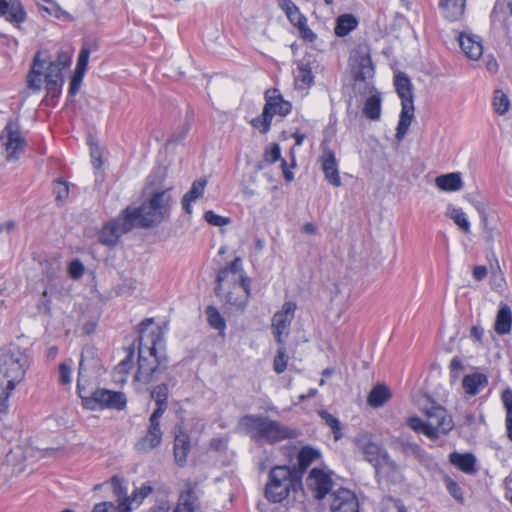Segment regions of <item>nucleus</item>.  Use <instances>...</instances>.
<instances>
[{
    "label": "nucleus",
    "instance_id": "obj_28",
    "mask_svg": "<svg viewBox=\"0 0 512 512\" xmlns=\"http://www.w3.org/2000/svg\"><path fill=\"white\" fill-rule=\"evenodd\" d=\"M399 449L403 454L414 457L420 463L428 464L431 461L429 454L415 442L401 439L399 441Z\"/></svg>",
    "mask_w": 512,
    "mask_h": 512
},
{
    "label": "nucleus",
    "instance_id": "obj_41",
    "mask_svg": "<svg viewBox=\"0 0 512 512\" xmlns=\"http://www.w3.org/2000/svg\"><path fill=\"white\" fill-rule=\"evenodd\" d=\"M318 415L325 422V424L331 428L334 439L336 441L341 439L343 434H342V426H341L339 419L337 417H335L334 415L330 414L326 410L318 411Z\"/></svg>",
    "mask_w": 512,
    "mask_h": 512
},
{
    "label": "nucleus",
    "instance_id": "obj_62",
    "mask_svg": "<svg viewBox=\"0 0 512 512\" xmlns=\"http://www.w3.org/2000/svg\"><path fill=\"white\" fill-rule=\"evenodd\" d=\"M501 399L506 409V419L512 418V390L509 388L504 390Z\"/></svg>",
    "mask_w": 512,
    "mask_h": 512
},
{
    "label": "nucleus",
    "instance_id": "obj_61",
    "mask_svg": "<svg viewBox=\"0 0 512 512\" xmlns=\"http://www.w3.org/2000/svg\"><path fill=\"white\" fill-rule=\"evenodd\" d=\"M450 377L452 381H456L459 377L460 371L463 370L464 366L459 357H454L450 362Z\"/></svg>",
    "mask_w": 512,
    "mask_h": 512
},
{
    "label": "nucleus",
    "instance_id": "obj_18",
    "mask_svg": "<svg viewBox=\"0 0 512 512\" xmlns=\"http://www.w3.org/2000/svg\"><path fill=\"white\" fill-rule=\"evenodd\" d=\"M172 512H201L199 497L192 484H187L186 488L180 492Z\"/></svg>",
    "mask_w": 512,
    "mask_h": 512
},
{
    "label": "nucleus",
    "instance_id": "obj_30",
    "mask_svg": "<svg viewBox=\"0 0 512 512\" xmlns=\"http://www.w3.org/2000/svg\"><path fill=\"white\" fill-rule=\"evenodd\" d=\"M512 327V312L508 305L502 304L498 310L494 329L499 335L508 334Z\"/></svg>",
    "mask_w": 512,
    "mask_h": 512
},
{
    "label": "nucleus",
    "instance_id": "obj_2",
    "mask_svg": "<svg viewBox=\"0 0 512 512\" xmlns=\"http://www.w3.org/2000/svg\"><path fill=\"white\" fill-rule=\"evenodd\" d=\"M238 429L256 442L268 444L279 443L288 439H295L299 436L296 429L281 424L268 416L247 414L240 418Z\"/></svg>",
    "mask_w": 512,
    "mask_h": 512
},
{
    "label": "nucleus",
    "instance_id": "obj_33",
    "mask_svg": "<svg viewBox=\"0 0 512 512\" xmlns=\"http://www.w3.org/2000/svg\"><path fill=\"white\" fill-rule=\"evenodd\" d=\"M435 183L443 191H458L463 182L459 173H448L436 177Z\"/></svg>",
    "mask_w": 512,
    "mask_h": 512
},
{
    "label": "nucleus",
    "instance_id": "obj_60",
    "mask_svg": "<svg viewBox=\"0 0 512 512\" xmlns=\"http://www.w3.org/2000/svg\"><path fill=\"white\" fill-rule=\"evenodd\" d=\"M50 75L51 80H61L63 79V69L57 67L53 62H50L44 74L45 80H47V77Z\"/></svg>",
    "mask_w": 512,
    "mask_h": 512
},
{
    "label": "nucleus",
    "instance_id": "obj_55",
    "mask_svg": "<svg viewBox=\"0 0 512 512\" xmlns=\"http://www.w3.org/2000/svg\"><path fill=\"white\" fill-rule=\"evenodd\" d=\"M37 310L39 313L50 316L51 315V299L48 296V291L44 290L38 303H37Z\"/></svg>",
    "mask_w": 512,
    "mask_h": 512
},
{
    "label": "nucleus",
    "instance_id": "obj_15",
    "mask_svg": "<svg viewBox=\"0 0 512 512\" xmlns=\"http://www.w3.org/2000/svg\"><path fill=\"white\" fill-rule=\"evenodd\" d=\"M331 512H359V501L354 492L340 488L331 495Z\"/></svg>",
    "mask_w": 512,
    "mask_h": 512
},
{
    "label": "nucleus",
    "instance_id": "obj_51",
    "mask_svg": "<svg viewBox=\"0 0 512 512\" xmlns=\"http://www.w3.org/2000/svg\"><path fill=\"white\" fill-rule=\"evenodd\" d=\"M89 55H90L89 48L82 47L79 52V55H78L77 65H76L74 73L85 76L87 66H88Z\"/></svg>",
    "mask_w": 512,
    "mask_h": 512
},
{
    "label": "nucleus",
    "instance_id": "obj_35",
    "mask_svg": "<svg viewBox=\"0 0 512 512\" xmlns=\"http://www.w3.org/2000/svg\"><path fill=\"white\" fill-rule=\"evenodd\" d=\"M314 76L308 63L300 62L295 71V84L299 89H306L313 84Z\"/></svg>",
    "mask_w": 512,
    "mask_h": 512
},
{
    "label": "nucleus",
    "instance_id": "obj_37",
    "mask_svg": "<svg viewBox=\"0 0 512 512\" xmlns=\"http://www.w3.org/2000/svg\"><path fill=\"white\" fill-rule=\"evenodd\" d=\"M190 449L189 437L186 434L177 435L174 442V457L177 463L182 465L186 462Z\"/></svg>",
    "mask_w": 512,
    "mask_h": 512
},
{
    "label": "nucleus",
    "instance_id": "obj_9",
    "mask_svg": "<svg viewBox=\"0 0 512 512\" xmlns=\"http://www.w3.org/2000/svg\"><path fill=\"white\" fill-rule=\"evenodd\" d=\"M0 139L7 153V160H18L26 146L19 124L9 120L0 134Z\"/></svg>",
    "mask_w": 512,
    "mask_h": 512
},
{
    "label": "nucleus",
    "instance_id": "obj_26",
    "mask_svg": "<svg viewBox=\"0 0 512 512\" xmlns=\"http://www.w3.org/2000/svg\"><path fill=\"white\" fill-rule=\"evenodd\" d=\"M206 184L207 181L205 179L195 180L190 190L183 196L181 204L186 214L192 213L191 204L203 196Z\"/></svg>",
    "mask_w": 512,
    "mask_h": 512
},
{
    "label": "nucleus",
    "instance_id": "obj_7",
    "mask_svg": "<svg viewBox=\"0 0 512 512\" xmlns=\"http://www.w3.org/2000/svg\"><path fill=\"white\" fill-rule=\"evenodd\" d=\"M353 444L363 455L365 461L374 467L376 475L379 474L383 466H387L392 471L398 469V465L391 458L388 451L381 443L374 441L371 433L362 432L357 434L353 439Z\"/></svg>",
    "mask_w": 512,
    "mask_h": 512
},
{
    "label": "nucleus",
    "instance_id": "obj_16",
    "mask_svg": "<svg viewBox=\"0 0 512 512\" xmlns=\"http://www.w3.org/2000/svg\"><path fill=\"white\" fill-rule=\"evenodd\" d=\"M308 486L315 492V498L323 499L332 489L331 477L318 468H313L307 478Z\"/></svg>",
    "mask_w": 512,
    "mask_h": 512
},
{
    "label": "nucleus",
    "instance_id": "obj_23",
    "mask_svg": "<svg viewBox=\"0 0 512 512\" xmlns=\"http://www.w3.org/2000/svg\"><path fill=\"white\" fill-rule=\"evenodd\" d=\"M413 118H414V103H413V101L404 100L403 102H401V112H400L398 125L396 128L395 137L397 140L400 141L405 137Z\"/></svg>",
    "mask_w": 512,
    "mask_h": 512
},
{
    "label": "nucleus",
    "instance_id": "obj_5",
    "mask_svg": "<svg viewBox=\"0 0 512 512\" xmlns=\"http://www.w3.org/2000/svg\"><path fill=\"white\" fill-rule=\"evenodd\" d=\"M83 353L81 354V360L79 363V372L77 380V393L81 399L82 406L84 409L89 411L96 410H117L121 411L126 408L127 398L126 395L121 391H113L105 388H97L92 392H89L86 387L82 384V369H83Z\"/></svg>",
    "mask_w": 512,
    "mask_h": 512
},
{
    "label": "nucleus",
    "instance_id": "obj_45",
    "mask_svg": "<svg viewBox=\"0 0 512 512\" xmlns=\"http://www.w3.org/2000/svg\"><path fill=\"white\" fill-rule=\"evenodd\" d=\"M492 105L494 111L498 115H505L509 110L510 100L504 92H502L501 90H496L494 92Z\"/></svg>",
    "mask_w": 512,
    "mask_h": 512
},
{
    "label": "nucleus",
    "instance_id": "obj_21",
    "mask_svg": "<svg viewBox=\"0 0 512 512\" xmlns=\"http://www.w3.org/2000/svg\"><path fill=\"white\" fill-rule=\"evenodd\" d=\"M320 456L321 453L318 449L309 445L304 446L298 453L297 466L291 467V470L302 480L307 468Z\"/></svg>",
    "mask_w": 512,
    "mask_h": 512
},
{
    "label": "nucleus",
    "instance_id": "obj_50",
    "mask_svg": "<svg viewBox=\"0 0 512 512\" xmlns=\"http://www.w3.org/2000/svg\"><path fill=\"white\" fill-rule=\"evenodd\" d=\"M153 489L149 485L143 484L140 488L135 489V491L132 493L130 497L126 498V501L129 502V504H132L133 502H136L137 505H140L142 501L150 494L152 493Z\"/></svg>",
    "mask_w": 512,
    "mask_h": 512
},
{
    "label": "nucleus",
    "instance_id": "obj_17",
    "mask_svg": "<svg viewBox=\"0 0 512 512\" xmlns=\"http://www.w3.org/2000/svg\"><path fill=\"white\" fill-rule=\"evenodd\" d=\"M263 108L268 110L271 114V118L273 119L275 115L285 117L290 114L292 104L289 101L284 100L278 93L277 89H269L265 92V105Z\"/></svg>",
    "mask_w": 512,
    "mask_h": 512
},
{
    "label": "nucleus",
    "instance_id": "obj_25",
    "mask_svg": "<svg viewBox=\"0 0 512 512\" xmlns=\"http://www.w3.org/2000/svg\"><path fill=\"white\" fill-rule=\"evenodd\" d=\"M466 0H440L439 7L449 21H457L464 14Z\"/></svg>",
    "mask_w": 512,
    "mask_h": 512
},
{
    "label": "nucleus",
    "instance_id": "obj_58",
    "mask_svg": "<svg viewBox=\"0 0 512 512\" xmlns=\"http://www.w3.org/2000/svg\"><path fill=\"white\" fill-rule=\"evenodd\" d=\"M84 265L78 259H75L70 262L68 266V273L73 279H79L82 277L84 273Z\"/></svg>",
    "mask_w": 512,
    "mask_h": 512
},
{
    "label": "nucleus",
    "instance_id": "obj_1",
    "mask_svg": "<svg viewBox=\"0 0 512 512\" xmlns=\"http://www.w3.org/2000/svg\"><path fill=\"white\" fill-rule=\"evenodd\" d=\"M153 318L144 319L139 325L137 381L149 384L158 380L168 364V357L161 351L164 337L159 328L147 331Z\"/></svg>",
    "mask_w": 512,
    "mask_h": 512
},
{
    "label": "nucleus",
    "instance_id": "obj_38",
    "mask_svg": "<svg viewBox=\"0 0 512 512\" xmlns=\"http://www.w3.org/2000/svg\"><path fill=\"white\" fill-rule=\"evenodd\" d=\"M446 216L454 221V223L464 232H470V222L466 213L461 209L452 205H448Z\"/></svg>",
    "mask_w": 512,
    "mask_h": 512
},
{
    "label": "nucleus",
    "instance_id": "obj_44",
    "mask_svg": "<svg viewBox=\"0 0 512 512\" xmlns=\"http://www.w3.org/2000/svg\"><path fill=\"white\" fill-rule=\"evenodd\" d=\"M205 313L207 315L209 325L220 333H223L226 328V323L219 311L214 306H208Z\"/></svg>",
    "mask_w": 512,
    "mask_h": 512
},
{
    "label": "nucleus",
    "instance_id": "obj_40",
    "mask_svg": "<svg viewBox=\"0 0 512 512\" xmlns=\"http://www.w3.org/2000/svg\"><path fill=\"white\" fill-rule=\"evenodd\" d=\"M46 83V101L48 104L55 106L62 92L64 80H51V75L45 80Z\"/></svg>",
    "mask_w": 512,
    "mask_h": 512
},
{
    "label": "nucleus",
    "instance_id": "obj_64",
    "mask_svg": "<svg viewBox=\"0 0 512 512\" xmlns=\"http://www.w3.org/2000/svg\"><path fill=\"white\" fill-rule=\"evenodd\" d=\"M57 67L61 69H66L71 63V55L65 51H59L57 54V58L52 61Z\"/></svg>",
    "mask_w": 512,
    "mask_h": 512
},
{
    "label": "nucleus",
    "instance_id": "obj_20",
    "mask_svg": "<svg viewBox=\"0 0 512 512\" xmlns=\"http://www.w3.org/2000/svg\"><path fill=\"white\" fill-rule=\"evenodd\" d=\"M0 17L19 25L25 22L27 14L20 0H0Z\"/></svg>",
    "mask_w": 512,
    "mask_h": 512
},
{
    "label": "nucleus",
    "instance_id": "obj_6",
    "mask_svg": "<svg viewBox=\"0 0 512 512\" xmlns=\"http://www.w3.org/2000/svg\"><path fill=\"white\" fill-rule=\"evenodd\" d=\"M301 479L291 470V467L275 466L269 472V481L265 487V497L271 503H281L291 491L301 488Z\"/></svg>",
    "mask_w": 512,
    "mask_h": 512
},
{
    "label": "nucleus",
    "instance_id": "obj_29",
    "mask_svg": "<svg viewBox=\"0 0 512 512\" xmlns=\"http://www.w3.org/2000/svg\"><path fill=\"white\" fill-rule=\"evenodd\" d=\"M449 461L464 473L476 472V458L472 453L452 452L449 455Z\"/></svg>",
    "mask_w": 512,
    "mask_h": 512
},
{
    "label": "nucleus",
    "instance_id": "obj_39",
    "mask_svg": "<svg viewBox=\"0 0 512 512\" xmlns=\"http://www.w3.org/2000/svg\"><path fill=\"white\" fill-rule=\"evenodd\" d=\"M363 114L370 120H379L381 115V98L379 95H371L364 103Z\"/></svg>",
    "mask_w": 512,
    "mask_h": 512
},
{
    "label": "nucleus",
    "instance_id": "obj_11",
    "mask_svg": "<svg viewBox=\"0 0 512 512\" xmlns=\"http://www.w3.org/2000/svg\"><path fill=\"white\" fill-rule=\"evenodd\" d=\"M423 412L427 417V426L431 425V429L437 435V439L440 434L447 435L453 429L452 417L447 414L444 407L436 402L430 401L429 405L424 407Z\"/></svg>",
    "mask_w": 512,
    "mask_h": 512
},
{
    "label": "nucleus",
    "instance_id": "obj_19",
    "mask_svg": "<svg viewBox=\"0 0 512 512\" xmlns=\"http://www.w3.org/2000/svg\"><path fill=\"white\" fill-rule=\"evenodd\" d=\"M493 31L503 37H510L512 24L509 20L504 2L497 0L490 15Z\"/></svg>",
    "mask_w": 512,
    "mask_h": 512
},
{
    "label": "nucleus",
    "instance_id": "obj_59",
    "mask_svg": "<svg viewBox=\"0 0 512 512\" xmlns=\"http://www.w3.org/2000/svg\"><path fill=\"white\" fill-rule=\"evenodd\" d=\"M83 78H84L83 75H80L77 73L73 74L70 84H69V90H68L69 96L74 97L79 92Z\"/></svg>",
    "mask_w": 512,
    "mask_h": 512
},
{
    "label": "nucleus",
    "instance_id": "obj_54",
    "mask_svg": "<svg viewBox=\"0 0 512 512\" xmlns=\"http://www.w3.org/2000/svg\"><path fill=\"white\" fill-rule=\"evenodd\" d=\"M445 484H446V489L448 490L450 495L457 501L462 502L463 501V493H462V489L459 486V484L449 477L445 479Z\"/></svg>",
    "mask_w": 512,
    "mask_h": 512
},
{
    "label": "nucleus",
    "instance_id": "obj_63",
    "mask_svg": "<svg viewBox=\"0 0 512 512\" xmlns=\"http://www.w3.org/2000/svg\"><path fill=\"white\" fill-rule=\"evenodd\" d=\"M242 289L240 291L244 295L250 298L251 295V279L247 276L246 272H242L239 276V287L237 290Z\"/></svg>",
    "mask_w": 512,
    "mask_h": 512
},
{
    "label": "nucleus",
    "instance_id": "obj_14",
    "mask_svg": "<svg viewBox=\"0 0 512 512\" xmlns=\"http://www.w3.org/2000/svg\"><path fill=\"white\" fill-rule=\"evenodd\" d=\"M321 148L322 153L319 156V162L321 163V168L325 175V179L332 186L340 187L342 185V181L339 174L335 153L329 148L327 140L322 141Z\"/></svg>",
    "mask_w": 512,
    "mask_h": 512
},
{
    "label": "nucleus",
    "instance_id": "obj_24",
    "mask_svg": "<svg viewBox=\"0 0 512 512\" xmlns=\"http://www.w3.org/2000/svg\"><path fill=\"white\" fill-rule=\"evenodd\" d=\"M150 396L156 403V408L152 412V415L162 417L168 408V385L166 383H161L154 386L150 391Z\"/></svg>",
    "mask_w": 512,
    "mask_h": 512
},
{
    "label": "nucleus",
    "instance_id": "obj_22",
    "mask_svg": "<svg viewBox=\"0 0 512 512\" xmlns=\"http://www.w3.org/2000/svg\"><path fill=\"white\" fill-rule=\"evenodd\" d=\"M48 55L46 53H42L38 51L34 58L33 63L31 65V69L27 75V85L30 89L35 91L41 90V75L42 69L44 68L45 63L47 62Z\"/></svg>",
    "mask_w": 512,
    "mask_h": 512
},
{
    "label": "nucleus",
    "instance_id": "obj_57",
    "mask_svg": "<svg viewBox=\"0 0 512 512\" xmlns=\"http://www.w3.org/2000/svg\"><path fill=\"white\" fill-rule=\"evenodd\" d=\"M72 363V360H70ZM72 381L71 378V364L61 363L59 365V382L62 385H69Z\"/></svg>",
    "mask_w": 512,
    "mask_h": 512
},
{
    "label": "nucleus",
    "instance_id": "obj_47",
    "mask_svg": "<svg viewBox=\"0 0 512 512\" xmlns=\"http://www.w3.org/2000/svg\"><path fill=\"white\" fill-rule=\"evenodd\" d=\"M288 364V355L284 345H279L273 361V369L277 374L283 373Z\"/></svg>",
    "mask_w": 512,
    "mask_h": 512
},
{
    "label": "nucleus",
    "instance_id": "obj_3",
    "mask_svg": "<svg viewBox=\"0 0 512 512\" xmlns=\"http://www.w3.org/2000/svg\"><path fill=\"white\" fill-rule=\"evenodd\" d=\"M173 204L169 189L154 192L139 207L127 206L126 212L131 214L135 227L151 228L159 225L170 216Z\"/></svg>",
    "mask_w": 512,
    "mask_h": 512
},
{
    "label": "nucleus",
    "instance_id": "obj_34",
    "mask_svg": "<svg viewBox=\"0 0 512 512\" xmlns=\"http://www.w3.org/2000/svg\"><path fill=\"white\" fill-rule=\"evenodd\" d=\"M394 86L401 102L404 100L413 101L411 81L405 73L395 75Z\"/></svg>",
    "mask_w": 512,
    "mask_h": 512
},
{
    "label": "nucleus",
    "instance_id": "obj_8",
    "mask_svg": "<svg viewBox=\"0 0 512 512\" xmlns=\"http://www.w3.org/2000/svg\"><path fill=\"white\" fill-rule=\"evenodd\" d=\"M131 216L125 208L117 217L106 222L98 232V241L108 247L116 246L122 235L135 228Z\"/></svg>",
    "mask_w": 512,
    "mask_h": 512
},
{
    "label": "nucleus",
    "instance_id": "obj_46",
    "mask_svg": "<svg viewBox=\"0 0 512 512\" xmlns=\"http://www.w3.org/2000/svg\"><path fill=\"white\" fill-rule=\"evenodd\" d=\"M271 114L263 108L262 114L251 120V125L261 134H266L271 128Z\"/></svg>",
    "mask_w": 512,
    "mask_h": 512
},
{
    "label": "nucleus",
    "instance_id": "obj_53",
    "mask_svg": "<svg viewBox=\"0 0 512 512\" xmlns=\"http://www.w3.org/2000/svg\"><path fill=\"white\" fill-rule=\"evenodd\" d=\"M204 219L213 226L222 227L230 223V218L220 216L214 213L212 210L206 211Z\"/></svg>",
    "mask_w": 512,
    "mask_h": 512
},
{
    "label": "nucleus",
    "instance_id": "obj_10",
    "mask_svg": "<svg viewBox=\"0 0 512 512\" xmlns=\"http://www.w3.org/2000/svg\"><path fill=\"white\" fill-rule=\"evenodd\" d=\"M355 64L352 67V74L355 83H364L365 89H370L369 80L374 76L370 49L367 45H359L352 56Z\"/></svg>",
    "mask_w": 512,
    "mask_h": 512
},
{
    "label": "nucleus",
    "instance_id": "obj_56",
    "mask_svg": "<svg viewBox=\"0 0 512 512\" xmlns=\"http://www.w3.org/2000/svg\"><path fill=\"white\" fill-rule=\"evenodd\" d=\"M286 16L289 19V21L296 27H298L299 25L303 26L304 22H307L306 17L301 14L297 6L292 8V10L287 11Z\"/></svg>",
    "mask_w": 512,
    "mask_h": 512
},
{
    "label": "nucleus",
    "instance_id": "obj_13",
    "mask_svg": "<svg viewBox=\"0 0 512 512\" xmlns=\"http://www.w3.org/2000/svg\"><path fill=\"white\" fill-rule=\"evenodd\" d=\"M160 419V416L150 415L146 434L134 445L137 452L148 453L161 444L163 432L160 427Z\"/></svg>",
    "mask_w": 512,
    "mask_h": 512
},
{
    "label": "nucleus",
    "instance_id": "obj_43",
    "mask_svg": "<svg viewBox=\"0 0 512 512\" xmlns=\"http://www.w3.org/2000/svg\"><path fill=\"white\" fill-rule=\"evenodd\" d=\"M237 287L229 291L226 295V303L234 307L236 311L243 312L248 304L249 297L243 293H239Z\"/></svg>",
    "mask_w": 512,
    "mask_h": 512
},
{
    "label": "nucleus",
    "instance_id": "obj_12",
    "mask_svg": "<svg viewBox=\"0 0 512 512\" xmlns=\"http://www.w3.org/2000/svg\"><path fill=\"white\" fill-rule=\"evenodd\" d=\"M296 304L286 301L282 305L280 311L276 312L272 317V329L276 342L279 345L285 344V339L289 336L291 323L295 316Z\"/></svg>",
    "mask_w": 512,
    "mask_h": 512
},
{
    "label": "nucleus",
    "instance_id": "obj_36",
    "mask_svg": "<svg viewBox=\"0 0 512 512\" xmlns=\"http://www.w3.org/2000/svg\"><path fill=\"white\" fill-rule=\"evenodd\" d=\"M391 397L389 389L383 384H377L368 395V404L378 408L383 406Z\"/></svg>",
    "mask_w": 512,
    "mask_h": 512
},
{
    "label": "nucleus",
    "instance_id": "obj_48",
    "mask_svg": "<svg viewBox=\"0 0 512 512\" xmlns=\"http://www.w3.org/2000/svg\"><path fill=\"white\" fill-rule=\"evenodd\" d=\"M53 193L56 201L62 204L69 196V186L66 181L62 178H58L54 181Z\"/></svg>",
    "mask_w": 512,
    "mask_h": 512
},
{
    "label": "nucleus",
    "instance_id": "obj_49",
    "mask_svg": "<svg viewBox=\"0 0 512 512\" xmlns=\"http://www.w3.org/2000/svg\"><path fill=\"white\" fill-rule=\"evenodd\" d=\"M134 347L130 346L126 357L115 367V373L127 374L133 368Z\"/></svg>",
    "mask_w": 512,
    "mask_h": 512
},
{
    "label": "nucleus",
    "instance_id": "obj_4",
    "mask_svg": "<svg viewBox=\"0 0 512 512\" xmlns=\"http://www.w3.org/2000/svg\"><path fill=\"white\" fill-rule=\"evenodd\" d=\"M26 367L27 357L20 350L0 353V413L7 411L11 391L23 380Z\"/></svg>",
    "mask_w": 512,
    "mask_h": 512
},
{
    "label": "nucleus",
    "instance_id": "obj_32",
    "mask_svg": "<svg viewBox=\"0 0 512 512\" xmlns=\"http://www.w3.org/2000/svg\"><path fill=\"white\" fill-rule=\"evenodd\" d=\"M359 21L356 16L350 13L342 14L337 17L334 33L338 37H344L357 28Z\"/></svg>",
    "mask_w": 512,
    "mask_h": 512
},
{
    "label": "nucleus",
    "instance_id": "obj_31",
    "mask_svg": "<svg viewBox=\"0 0 512 512\" xmlns=\"http://www.w3.org/2000/svg\"><path fill=\"white\" fill-rule=\"evenodd\" d=\"M459 44L462 51L472 60H477L482 55V44L467 34H460Z\"/></svg>",
    "mask_w": 512,
    "mask_h": 512
},
{
    "label": "nucleus",
    "instance_id": "obj_52",
    "mask_svg": "<svg viewBox=\"0 0 512 512\" xmlns=\"http://www.w3.org/2000/svg\"><path fill=\"white\" fill-rule=\"evenodd\" d=\"M278 160H281V149L279 144L273 143L270 149L265 150L262 162L269 165Z\"/></svg>",
    "mask_w": 512,
    "mask_h": 512
},
{
    "label": "nucleus",
    "instance_id": "obj_42",
    "mask_svg": "<svg viewBox=\"0 0 512 512\" xmlns=\"http://www.w3.org/2000/svg\"><path fill=\"white\" fill-rule=\"evenodd\" d=\"M408 426L417 433H423L431 440H436L437 435L431 429V425L427 426L426 422L417 416L409 417L407 420Z\"/></svg>",
    "mask_w": 512,
    "mask_h": 512
},
{
    "label": "nucleus",
    "instance_id": "obj_27",
    "mask_svg": "<svg viewBox=\"0 0 512 512\" xmlns=\"http://www.w3.org/2000/svg\"><path fill=\"white\" fill-rule=\"evenodd\" d=\"M488 385L487 376L483 373L465 375L462 381L464 391L469 395H476Z\"/></svg>",
    "mask_w": 512,
    "mask_h": 512
}]
</instances>
